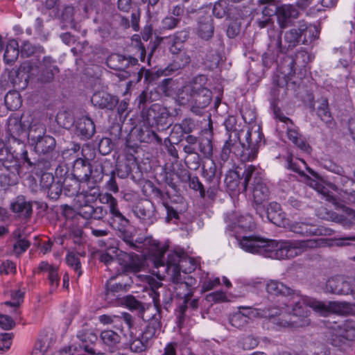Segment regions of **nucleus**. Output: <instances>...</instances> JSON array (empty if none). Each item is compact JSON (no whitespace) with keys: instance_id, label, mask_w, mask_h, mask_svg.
Here are the masks:
<instances>
[{"instance_id":"34","label":"nucleus","mask_w":355,"mask_h":355,"mask_svg":"<svg viewBox=\"0 0 355 355\" xmlns=\"http://www.w3.org/2000/svg\"><path fill=\"white\" fill-rule=\"evenodd\" d=\"M101 338L103 343L110 347H116L121 340L120 335L110 329L103 331L101 334Z\"/></svg>"},{"instance_id":"40","label":"nucleus","mask_w":355,"mask_h":355,"mask_svg":"<svg viewBox=\"0 0 355 355\" xmlns=\"http://www.w3.org/2000/svg\"><path fill=\"white\" fill-rule=\"evenodd\" d=\"M270 42L269 46L276 49L277 52L282 51V37L281 33L271 30L268 32Z\"/></svg>"},{"instance_id":"56","label":"nucleus","mask_w":355,"mask_h":355,"mask_svg":"<svg viewBox=\"0 0 355 355\" xmlns=\"http://www.w3.org/2000/svg\"><path fill=\"white\" fill-rule=\"evenodd\" d=\"M46 191L50 198L56 199L62 192V185L59 182H54Z\"/></svg>"},{"instance_id":"60","label":"nucleus","mask_w":355,"mask_h":355,"mask_svg":"<svg viewBox=\"0 0 355 355\" xmlns=\"http://www.w3.org/2000/svg\"><path fill=\"white\" fill-rule=\"evenodd\" d=\"M35 52V47L28 42H24L21 46V53L22 55L28 57Z\"/></svg>"},{"instance_id":"32","label":"nucleus","mask_w":355,"mask_h":355,"mask_svg":"<svg viewBox=\"0 0 355 355\" xmlns=\"http://www.w3.org/2000/svg\"><path fill=\"white\" fill-rule=\"evenodd\" d=\"M160 331V322L157 320H153L148 324L145 330L142 333V339L144 340L145 342L148 343L149 340L158 336Z\"/></svg>"},{"instance_id":"47","label":"nucleus","mask_w":355,"mask_h":355,"mask_svg":"<svg viewBox=\"0 0 355 355\" xmlns=\"http://www.w3.org/2000/svg\"><path fill=\"white\" fill-rule=\"evenodd\" d=\"M179 22L180 19L178 18L173 16H166L162 21V28L164 30L173 29Z\"/></svg>"},{"instance_id":"6","label":"nucleus","mask_w":355,"mask_h":355,"mask_svg":"<svg viewBox=\"0 0 355 355\" xmlns=\"http://www.w3.org/2000/svg\"><path fill=\"white\" fill-rule=\"evenodd\" d=\"M253 175H254V177L252 190V196L254 201L257 205H260L268 199L270 192L268 187L263 182L259 173L256 172L255 166L252 165L247 166L243 172L245 190H247V187Z\"/></svg>"},{"instance_id":"8","label":"nucleus","mask_w":355,"mask_h":355,"mask_svg":"<svg viewBox=\"0 0 355 355\" xmlns=\"http://www.w3.org/2000/svg\"><path fill=\"white\" fill-rule=\"evenodd\" d=\"M263 134L259 126L254 125L245 133L247 148L243 145V150L241 154V159L243 162L252 161L257 157L258 148L261 143Z\"/></svg>"},{"instance_id":"48","label":"nucleus","mask_w":355,"mask_h":355,"mask_svg":"<svg viewBox=\"0 0 355 355\" xmlns=\"http://www.w3.org/2000/svg\"><path fill=\"white\" fill-rule=\"evenodd\" d=\"M48 279L51 286V291H55L59 286L60 276L58 272V268H54L49 274Z\"/></svg>"},{"instance_id":"41","label":"nucleus","mask_w":355,"mask_h":355,"mask_svg":"<svg viewBox=\"0 0 355 355\" xmlns=\"http://www.w3.org/2000/svg\"><path fill=\"white\" fill-rule=\"evenodd\" d=\"M300 36L302 35L299 28L297 30L293 28L290 30L288 32H286L284 38L285 41L288 43V47L293 48L298 43Z\"/></svg>"},{"instance_id":"4","label":"nucleus","mask_w":355,"mask_h":355,"mask_svg":"<svg viewBox=\"0 0 355 355\" xmlns=\"http://www.w3.org/2000/svg\"><path fill=\"white\" fill-rule=\"evenodd\" d=\"M267 293L271 296L281 297L284 307H272L265 310L271 311L272 313L278 311L275 315H282V318L277 319L275 323L280 327L297 328L292 325L291 320L293 316V309L299 308L293 302V295H300L299 293L293 292L290 288L287 287L283 283L277 280H269L266 284Z\"/></svg>"},{"instance_id":"29","label":"nucleus","mask_w":355,"mask_h":355,"mask_svg":"<svg viewBox=\"0 0 355 355\" xmlns=\"http://www.w3.org/2000/svg\"><path fill=\"white\" fill-rule=\"evenodd\" d=\"M15 162V156L6 144L0 141V171L9 169L10 164Z\"/></svg>"},{"instance_id":"50","label":"nucleus","mask_w":355,"mask_h":355,"mask_svg":"<svg viewBox=\"0 0 355 355\" xmlns=\"http://www.w3.org/2000/svg\"><path fill=\"white\" fill-rule=\"evenodd\" d=\"M24 292L21 290H16L11 292V298L12 301L6 302V304L12 306H18L23 301Z\"/></svg>"},{"instance_id":"38","label":"nucleus","mask_w":355,"mask_h":355,"mask_svg":"<svg viewBox=\"0 0 355 355\" xmlns=\"http://www.w3.org/2000/svg\"><path fill=\"white\" fill-rule=\"evenodd\" d=\"M259 3L263 6L262 8V14L267 18H270L275 14H277V8L274 3V0H259Z\"/></svg>"},{"instance_id":"28","label":"nucleus","mask_w":355,"mask_h":355,"mask_svg":"<svg viewBox=\"0 0 355 355\" xmlns=\"http://www.w3.org/2000/svg\"><path fill=\"white\" fill-rule=\"evenodd\" d=\"M301 35H304V39L303 43L308 44L319 37L320 29L315 24L300 25L299 28Z\"/></svg>"},{"instance_id":"26","label":"nucleus","mask_w":355,"mask_h":355,"mask_svg":"<svg viewBox=\"0 0 355 355\" xmlns=\"http://www.w3.org/2000/svg\"><path fill=\"white\" fill-rule=\"evenodd\" d=\"M32 142L35 145L36 151L42 154H46L53 151L55 146V139L45 135Z\"/></svg>"},{"instance_id":"1","label":"nucleus","mask_w":355,"mask_h":355,"mask_svg":"<svg viewBox=\"0 0 355 355\" xmlns=\"http://www.w3.org/2000/svg\"><path fill=\"white\" fill-rule=\"evenodd\" d=\"M322 239L280 241L264 239L257 236H243L239 244L243 250L275 259L294 258L309 249L320 247Z\"/></svg>"},{"instance_id":"25","label":"nucleus","mask_w":355,"mask_h":355,"mask_svg":"<svg viewBox=\"0 0 355 355\" xmlns=\"http://www.w3.org/2000/svg\"><path fill=\"white\" fill-rule=\"evenodd\" d=\"M267 218L277 225H284L285 214L282 211L280 205L275 202L269 204L267 209Z\"/></svg>"},{"instance_id":"13","label":"nucleus","mask_w":355,"mask_h":355,"mask_svg":"<svg viewBox=\"0 0 355 355\" xmlns=\"http://www.w3.org/2000/svg\"><path fill=\"white\" fill-rule=\"evenodd\" d=\"M134 214L145 225H150L156 220L155 207L148 201L138 204L134 209Z\"/></svg>"},{"instance_id":"14","label":"nucleus","mask_w":355,"mask_h":355,"mask_svg":"<svg viewBox=\"0 0 355 355\" xmlns=\"http://www.w3.org/2000/svg\"><path fill=\"white\" fill-rule=\"evenodd\" d=\"M207 79L205 76H198L196 77L193 82L184 85L182 89L178 91V101L182 104L184 105L190 101L193 102V91L198 89L200 86L198 85V81L200 83H205Z\"/></svg>"},{"instance_id":"39","label":"nucleus","mask_w":355,"mask_h":355,"mask_svg":"<svg viewBox=\"0 0 355 355\" xmlns=\"http://www.w3.org/2000/svg\"><path fill=\"white\" fill-rule=\"evenodd\" d=\"M67 264L71 267L80 277L82 275L80 261L78 255L73 252H69L66 257Z\"/></svg>"},{"instance_id":"27","label":"nucleus","mask_w":355,"mask_h":355,"mask_svg":"<svg viewBox=\"0 0 355 355\" xmlns=\"http://www.w3.org/2000/svg\"><path fill=\"white\" fill-rule=\"evenodd\" d=\"M121 252L123 251L118 249H110L101 254V261L108 267L109 270L114 269L121 261Z\"/></svg>"},{"instance_id":"37","label":"nucleus","mask_w":355,"mask_h":355,"mask_svg":"<svg viewBox=\"0 0 355 355\" xmlns=\"http://www.w3.org/2000/svg\"><path fill=\"white\" fill-rule=\"evenodd\" d=\"M305 182L307 185L314 189L318 193L326 197L327 200H330V195L327 189L322 184V183L316 180L312 179L308 176H305Z\"/></svg>"},{"instance_id":"61","label":"nucleus","mask_w":355,"mask_h":355,"mask_svg":"<svg viewBox=\"0 0 355 355\" xmlns=\"http://www.w3.org/2000/svg\"><path fill=\"white\" fill-rule=\"evenodd\" d=\"M355 241V235L353 236H348V237H343L340 238L338 239H334L331 241L330 243H329V245L331 246H344L346 245L347 243L346 241Z\"/></svg>"},{"instance_id":"59","label":"nucleus","mask_w":355,"mask_h":355,"mask_svg":"<svg viewBox=\"0 0 355 355\" xmlns=\"http://www.w3.org/2000/svg\"><path fill=\"white\" fill-rule=\"evenodd\" d=\"M239 146V144H234L232 142V140L227 141L224 144L222 150L223 156L227 157L229 153H230L231 152L236 153L235 148H238Z\"/></svg>"},{"instance_id":"44","label":"nucleus","mask_w":355,"mask_h":355,"mask_svg":"<svg viewBox=\"0 0 355 355\" xmlns=\"http://www.w3.org/2000/svg\"><path fill=\"white\" fill-rule=\"evenodd\" d=\"M199 150L205 156L211 155L212 144L210 138H202L199 142Z\"/></svg>"},{"instance_id":"10","label":"nucleus","mask_w":355,"mask_h":355,"mask_svg":"<svg viewBox=\"0 0 355 355\" xmlns=\"http://www.w3.org/2000/svg\"><path fill=\"white\" fill-rule=\"evenodd\" d=\"M103 203L108 205L112 215V225L120 232H123L129 225V220L124 216L118 208V202L110 193H105L101 199Z\"/></svg>"},{"instance_id":"23","label":"nucleus","mask_w":355,"mask_h":355,"mask_svg":"<svg viewBox=\"0 0 355 355\" xmlns=\"http://www.w3.org/2000/svg\"><path fill=\"white\" fill-rule=\"evenodd\" d=\"M203 83H200L198 81V85L200 86L198 89L193 91V102L200 108H204L208 106L211 100V92L202 87Z\"/></svg>"},{"instance_id":"55","label":"nucleus","mask_w":355,"mask_h":355,"mask_svg":"<svg viewBox=\"0 0 355 355\" xmlns=\"http://www.w3.org/2000/svg\"><path fill=\"white\" fill-rule=\"evenodd\" d=\"M16 271L15 264L9 260L3 261L0 266V273L1 274H10L15 273Z\"/></svg>"},{"instance_id":"3","label":"nucleus","mask_w":355,"mask_h":355,"mask_svg":"<svg viewBox=\"0 0 355 355\" xmlns=\"http://www.w3.org/2000/svg\"><path fill=\"white\" fill-rule=\"evenodd\" d=\"M144 241V245L152 242L150 250L155 266L157 268H164V271L173 278L178 279L180 272L190 273L196 269L197 265L193 259L187 257H181L179 254L175 252L168 255V259L165 264L164 257L168 247L164 245H161L156 241H152L150 239H146Z\"/></svg>"},{"instance_id":"46","label":"nucleus","mask_w":355,"mask_h":355,"mask_svg":"<svg viewBox=\"0 0 355 355\" xmlns=\"http://www.w3.org/2000/svg\"><path fill=\"white\" fill-rule=\"evenodd\" d=\"M287 162L288 167L290 169L299 173H302V166L306 168V164L303 159H296V161L294 162L293 158L289 157L287 159Z\"/></svg>"},{"instance_id":"2","label":"nucleus","mask_w":355,"mask_h":355,"mask_svg":"<svg viewBox=\"0 0 355 355\" xmlns=\"http://www.w3.org/2000/svg\"><path fill=\"white\" fill-rule=\"evenodd\" d=\"M293 302L298 309H293V316L291 320L292 325L297 327H303L310 324V311L307 307L313 309L322 315H327L329 313L345 315L349 313L348 304L340 302H329L327 304L305 295H293Z\"/></svg>"},{"instance_id":"17","label":"nucleus","mask_w":355,"mask_h":355,"mask_svg":"<svg viewBox=\"0 0 355 355\" xmlns=\"http://www.w3.org/2000/svg\"><path fill=\"white\" fill-rule=\"evenodd\" d=\"M106 63L110 69L123 71L130 65H136L137 60L130 57L127 58L119 54H112L107 58Z\"/></svg>"},{"instance_id":"57","label":"nucleus","mask_w":355,"mask_h":355,"mask_svg":"<svg viewBox=\"0 0 355 355\" xmlns=\"http://www.w3.org/2000/svg\"><path fill=\"white\" fill-rule=\"evenodd\" d=\"M219 284L220 279L218 277H215L214 279H207L202 282V291H209Z\"/></svg>"},{"instance_id":"12","label":"nucleus","mask_w":355,"mask_h":355,"mask_svg":"<svg viewBox=\"0 0 355 355\" xmlns=\"http://www.w3.org/2000/svg\"><path fill=\"white\" fill-rule=\"evenodd\" d=\"M278 313V311L272 313L269 310H262L261 308L250 309L248 313H237L231 318V324L236 328H241L248 322V319L251 318H266L272 319Z\"/></svg>"},{"instance_id":"53","label":"nucleus","mask_w":355,"mask_h":355,"mask_svg":"<svg viewBox=\"0 0 355 355\" xmlns=\"http://www.w3.org/2000/svg\"><path fill=\"white\" fill-rule=\"evenodd\" d=\"M30 245V243L26 239H19L13 246L15 254H20L24 252Z\"/></svg>"},{"instance_id":"35","label":"nucleus","mask_w":355,"mask_h":355,"mask_svg":"<svg viewBox=\"0 0 355 355\" xmlns=\"http://www.w3.org/2000/svg\"><path fill=\"white\" fill-rule=\"evenodd\" d=\"M317 114L327 125L333 123V118L329 110V105L327 99H322L320 105L317 109Z\"/></svg>"},{"instance_id":"15","label":"nucleus","mask_w":355,"mask_h":355,"mask_svg":"<svg viewBox=\"0 0 355 355\" xmlns=\"http://www.w3.org/2000/svg\"><path fill=\"white\" fill-rule=\"evenodd\" d=\"M10 209L21 218H28L33 213L32 203L27 201L23 196H19L12 200Z\"/></svg>"},{"instance_id":"19","label":"nucleus","mask_w":355,"mask_h":355,"mask_svg":"<svg viewBox=\"0 0 355 355\" xmlns=\"http://www.w3.org/2000/svg\"><path fill=\"white\" fill-rule=\"evenodd\" d=\"M73 173L78 181L87 182L92 173L91 164L87 160L78 158L74 162Z\"/></svg>"},{"instance_id":"7","label":"nucleus","mask_w":355,"mask_h":355,"mask_svg":"<svg viewBox=\"0 0 355 355\" xmlns=\"http://www.w3.org/2000/svg\"><path fill=\"white\" fill-rule=\"evenodd\" d=\"M54 63L55 61L51 57H45L40 69L31 64L30 62L24 63L21 68L27 71L29 74L28 78L37 76L41 82L48 83L51 81L55 74L59 72V69Z\"/></svg>"},{"instance_id":"49","label":"nucleus","mask_w":355,"mask_h":355,"mask_svg":"<svg viewBox=\"0 0 355 355\" xmlns=\"http://www.w3.org/2000/svg\"><path fill=\"white\" fill-rule=\"evenodd\" d=\"M148 343L145 342L144 340L142 339H136L134 340L130 345V348L132 352H141L146 350L148 347Z\"/></svg>"},{"instance_id":"63","label":"nucleus","mask_w":355,"mask_h":355,"mask_svg":"<svg viewBox=\"0 0 355 355\" xmlns=\"http://www.w3.org/2000/svg\"><path fill=\"white\" fill-rule=\"evenodd\" d=\"M55 266L50 265L46 261H42L38 266V269L41 272H45L48 274L54 268Z\"/></svg>"},{"instance_id":"24","label":"nucleus","mask_w":355,"mask_h":355,"mask_svg":"<svg viewBox=\"0 0 355 355\" xmlns=\"http://www.w3.org/2000/svg\"><path fill=\"white\" fill-rule=\"evenodd\" d=\"M27 124L28 137L31 141L38 139L45 135L46 128L44 125L38 120L33 119L31 114L27 116Z\"/></svg>"},{"instance_id":"62","label":"nucleus","mask_w":355,"mask_h":355,"mask_svg":"<svg viewBox=\"0 0 355 355\" xmlns=\"http://www.w3.org/2000/svg\"><path fill=\"white\" fill-rule=\"evenodd\" d=\"M131 7V0H118V8L123 12H128Z\"/></svg>"},{"instance_id":"16","label":"nucleus","mask_w":355,"mask_h":355,"mask_svg":"<svg viewBox=\"0 0 355 355\" xmlns=\"http://www.w3.org/2000/svg\"><path fill=\"white\" fill-rule=\"evenodd\" d=\"M299 12L293 5L285 4L278 7L277 8V21L282 29L286 28L289 26L291 19L297 18Z\"/></svg>"},{"instance_id":"22","label":"nucleus","mask_w":355,"mask_h":355,"mask_svg":"<svg viewBox=\"0 0 355 355\" xmlns=\"http://www.w3.org/2000/svg\"><path fill=\"white\" fill-rule=\"evenodd\" d=\"M27 116L24 114L21 119L17 116L10 117L8 122V128L12 137H19L25 132L27 129Z\"/></svg>"},{"instance_id":"30","label":"nucleus","mask_w":355,"mask_h":355,"mask_svg":"<svg viewBox=\"0 0 355 355\" xmlns=\"http://www.w3.org/2000/svg\"><path fill=\"white\" fill-rule=\"evenodd\" d=\"M19 53V44L15 40H10L6 45L4 53V60L7 64H12L18 58Z\"/></svg>"},{"instance_id":"42","label":"nucleus","mask_w":355,"mask_h":355,"mask_svg":"<svg viewBox=\"0 0 355 355\" xmlns=\"http://www.w3.org/2000/svg\"><path fill=\"white\" fill-rule=\"evenodd\" d=\"M122 234L121 236L123 238V241L130 246V248L135 249L137 251L140 250L141 246L140 245L142 243L141 241L135 240L131 234L123 231V232H121Z\"/></svg>"},{"instance_id":"64","label":"nucleus","mask_w":355,"mask_h":355,"mask_svg":"<svg viewBox=\"0 0 355 355\" xmlns=\"http://www.w3.org/2000/svg\"><path fill=\"white\" fill-rule=\"evenodd\" d=\"M162 355H177L174 345L172 343L167 344Z\"/></svg>"},{"instance_id":"43","label":"nucleus","mask_w":355,"mask_h":355,"mask_svg":"<svg viewBox=\"0 0 355 355\" xmlns=\"http://www.w3.org/2000/svg\"><path fill=\"white\" fill-rule=\"evenodd\" d=\"M234 224L244 230H252L254 227L252 222V218L250 215L239 216L237 218V221L235 222Z\"/></svg>"},{"instance_id":"54","label":"nucleus","mask_w":355,"mask_h":355,"mask_svg":"<svg viewBox=\"0 0 355 355\" xmlns=\"http://www.w3.org/2000/svg\"><path fill=\"white\" fill-rule=\"evenodd\" d=\"M15 323L14 320L7 315H0V327L4 330L11 329Z\"/></svg>"},{"instance_id":"31","label":"nucleus","mask_w":355,"mask_h":355,"mask_svg":"<svg viewBox=\"0 0 355 355\" xmlns=\"http://www.w3.org/2000/svg\"><path fill=\"white\" fill-rule=\"evenodd\" d=\"M214 26L210 17H205L199 21L198 26V34L202 39L208 40L212 37Z\"/></svg>"},{"instance_id":"52","label":"nucleus","mask_w":355,"mask_h":355,"mask_svg":"<svg viewBox=\"0 0 355 355\" xmlns=\"http://www.w3.org/2000/svg\"><path fill=\"white\" fill-rule=\"evenodd\" d=\"M226 294L221 291H218L207 295L206 299L211 302H220L226 300Z\"/></svg>"},{"instance_id":"9","label":"nucleus","mask_w":355,"mask_h":355,"mask_svg":"<svg viewBox=\"0 0 355 355\" xmlns=\"http://www.w3.org/2000/svg\"><path fill=\"white\" fill-rule=\"evenodd\" d=\"M274 114L275 118L283 123L282 128H286L289 140L301 150L307 151L309 145L298 132V129L293 124V121L289 118L284 116L278 107L274 108Z\"/></svg>"},{"instance_id":"58","label":"nucleus","mask_w":355,"mask_h":355,"mask_svg":"<svg viewBox=\"0 0 355 355\" xmlns=\"http://www.w3.org/2000/svg\"><path fill=\"white\" fill-rule=\"evenodd\" d=\"M12 336L10 334L5 333L0 335V350H6L10 348L11 345Z\"/></svg>"},{"instance_id":"5","label":"nucleus","mask_w":355,"mask_h":355,"mask_svg":"<svg viewBox=\"0 0 355 355\" xmlns=\"http://www.w3.org/2000/svg\"><path fill=\"white\" fill-rule=\"evenodd\" d=\"M99 196L100 190L97 187L78 193L75 198L78 214L85 219H103L107 214L106 209L102 206L92 205Z\"/></svg>"},{"instance_id":"21","label":"nucleus","mask_w":355,"mask_h":355,"mask_svg":"<svg viewBox=\"0 0 355 355\" xmlns=\"http://www.w3.org/2000/svg\"><path fill=\"white\" fill-rule=\"evenodd\" d=\"M120 265L127 271L138 272L143 267V261L135 254L121 252Z\"/></svg>"},{"instance_id":"20","label":"nucleus","mask_w":355,"mask_h":355,"mask_svg":"<svg viewBox=\"0 0 355 355\" xmlns=\"http://www.w3.org/2000/svg\"><path fill=\"white\" fill-rule=\"evenodd\" d=\"M76 133L85 139L92 137L95 132V125L88 116H83L76 123Z\"/></svg>"},{"instance_id":"36","label":"nucleus","mask_w":355,"mask_h":355,"mask_svg":"<svg viewBox=\"0 0 355 355\" xmlns=\"http://www.w3.org/2000/svg\"><path fill=\"white\" fill-rule=\"evenodd\" d=\"M51 343V338L46 336L36 342L31 355H44L49 350Z\"/></svg>"},{"instance_id":"33","label":"nucleus","mask_w":355,"mask_h":355,"mask_svg":"<svg viewBox=\"0 0 355 355\" xmlns=\"http://www.w3.org/2000/svg\"><path fill=\"white\" fill-rule=\"evenodd\" d=\"M4 101L7 108L10 110H17L22 104L21 95L17 91L8 92L5 96Z\"/></svg>"},{"instance_id":"18","label":"nucleus","mask_w":355,"mask_h":355,"mask_svg":"<svg viewBox=\"0 0 355 355\" xmlns=\"http://www.w3.org/2000/svg\"><path fill=\"white\" fill-rule=\"evenodd\" d=\"M91 101L96 107L112 110L117 104L118 98L105 92H98L94 94Z\"/></svg>"},{"instance_id":"11","label":"nucleus","mask_w":355,"mask_h":355,"mask_svg":"<svg viewBox=\"0 0 355 355\" xmlns=\"http://www.w3.org/2000/svg\"><path fill=\"white\" fill-rule=\"evenodd\" d=\"M288 227L291 232L301 236H330L333 234V230L330 228L322 225L317 227L310 223L301 221L291 223Z\"/></svg>"},{"instance_id":"51","label":"nucleus","mask_w":355,"mask_h":355,"mask_svg":"<svg viewBox=\"0 0 355 355\" xmlns=\"http://www.w3.org/2000/svg\"><path fill=\"white\" fill-rule=\"evenodd\" d=\"M54 177L50 173H44L40 178V186L44 190H47L53 183Z\"/></svg>"},{"instance_id":"45","label":"nucleus","mask_w":355,"mask_h":355,"mask_svg":"<svg viewBox=\"0 0 355 355\" xmlns=\"http://www.w3.org/2000/svg\"><path fill=\"white\" fill-rule=\"evenodd\" d=\"M175 128L181 129L183 133L189 134L193 131L196 128L195 123L191 119H185L178 125H175Z\"/></svg>"}]
</instances>
